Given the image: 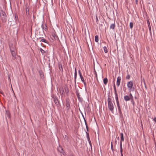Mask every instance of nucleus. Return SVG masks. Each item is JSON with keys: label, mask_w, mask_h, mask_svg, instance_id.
Segmentation results:
<instances>
[{"label": "nucleus", "mask_w": 156, "mask_h": 156, "mask_svg": "<svg viewBox=\"0 0 156 156\" xmlns=\"http://www.w3.org/2000/svg\"><path fill=\"white\" fill-rule=\"evenodd\" d=\"M133 98V96L131 93H130L129 95H126L124 97V99L126 101H129Z\"/></svg>", "instance_id": "obj_6"}, {"label": "nucleus", "mask_w": 156, "mask_h": 156, "mask_svg": "<svg viewBox=\"0 0 156 156\" xmlns=\"http://www.w3.org/2000/svg\"><path fill=\"white\" fill-rule=\"evenodd\" d=\"M86 136L88 140L89 139V133L87 132H86Z\"/></svg>", "instance_id": "obj_30"}, {"label": "nucleus", "mask_w": 156, "mask_h": 156, "mask_svg": "<svg viewBox=\"0 0 156 156\" xmlns=\"http://www.w3.org/2000/svg\"><path fill=\"white\" fill-rule=\"evenodd\" d=\"M66 109L68 110H69V109L70 108V103H69V102L67 100L66 101Z\"/></svg>", "instance_id": "obj_9"}, {"label": "nucleus", "mask_w": 156, "mask_h": 156, "mask_svg": "<svg viewBox=\"0 0 156 156\" xmlns=\"http://www.w3.org/2000/svg\"><path fill=\"white\" fill-rule=\"evenodd\" d=\"M58 150L60 153H63L64 152L62 148L60 146L58 148Z\"/></svg>", "instance_id": "obj_14"}, {"label": "nucleus", "mask_w": 156, "mask_h": 156, "mask_svg": "<svg viewBox=\"0 0 156 156\" xmlns=\"http://www.w3.org/2000/svg\"><path fill=\"white\" fill-rule=\"evenodd\" d=\"M79 75H80V76H82V74H81V73H79Z\"/></svg>", "instance_id": "obj_43"}, {"label": "nucleus", "mask_w": 156, "mask_h": 156, "mask_svg": "<svg viewBox=\"0 0 156 156\" xmlns=\"http://www.w3.org/2000/svg\"><path fill=\"white\" fill-rule=\"evenodd\" d=\"M108 107L109 110L111 111L112 113H114V107L112 102L108 103Z\"/></svg>", "instance_id": "obj_4"}, {"label": "nucleus", "mask_w": 156, "mask_h": 156, "mask_svg": "<svg viewBox=\"0 0 156 156\" xmlns=\"http://www.w3.org/2000/svg\"><path fill=\"white\" fill-rule=\"evenodd\" d=\"M148 29H149V32L150 33H151V26H148Z\"/></svg>", "instance_id": "obj_33"}, {"label": "nucleus", "mask_w": 156, "mask_h": 156, "mask_svg": "<svg viewBox=\"0 0 156 156\" xmlns=\"http://www.w3.org/2000/svg\"><path fill=\"white\" fill-rule=\"evenodd\" d=\"M66 93H68L69 92V90H66Z\"/></svg>", "instance_id": "obj_45"}, {"label": "nucleus", "mask_w": 156, "mask_h": 156, "mask_svg": "<svg viewBox=\"0 0 156 156\" xmlns=\"http://www.w3.org/2000/svg\"><path fill=\"white\" fill-rule=\"evenodd\" d=\"M40 41L44 42L45 43L47 44L48 43V41H46L45 39H44V38H43L41 39V40Z\"/></svg>", "instance_id": "obj_17"}, {"label": "nucleus", "mask_w": 156, "mask_h": 156, "mask_svg": "<svg viewBox=\"0 0 156 156\" xmlns=\"http://www.w3.org/2000/svg\"><path fill=\"white\" fill-rule=\"evenodd\" d=\"M98 35H96L95 37V41L98 42Z\"/></svg>", "instance_id": "obj_21"}, {"label": "nucleus", "mask_w": 156, "mask_h": 156, "mask_svg": "<svg viewBox=\"0 0 156 156\" xmlns=\"http://www.w3.org/2000/svg\"><path fill=\"white\" fill-rule=\"evenodd\" d=\"M115 98L116 101L117 106L118 108V110L119 113V115L120 116H121L122 115V111L121 110V108L119 106V100H118V97H115Z\"/></svg>", "instance_id": "obj_3"}, {"label": "nucleus", "mask_w": 156, "mask_h": 156, "mask_svg": "<svg viewBox=\"0 0 156 156\" xmlns=\"http://www.w3.org/2000/svg\"><path fill=\"white\" fill-rule=\"evenodd\" d=\"M104 52L105 53H107L108 52V49L107 47L106 46H105L103 47Z\"/></svg>", "instance_id": "obj_23"}, {"label": "nucleus", "mask_w": 156, "mask_h": 156, "mask_svg": "<svg viewBox=\"0 0 156 156\" xmlns=\"http://www.w3.org/2000/svg\"><path fill=\"white\" fill-rule=\"evenodd\" d=\"M64 138L66 139L67 140H68V136L66 135H65V136H64Z\"/></svg>", "instance_id": "obj_36"}, {"label": "nucleus", "mask_w": 156, "mask_h": 156, "mask_svg": "<svg viewBox=\"0 0 156 156\" xmlns=\"http://www.w3.org/2000/svg\"><path fill=\"white\" fill-rule=\"evenodd\" d=\"M88 140V141H89V144L90 145V144H91V142H90V139H89V140Z\"/></svg>", "instance_id": "obj_42"}, {"label": "nucleus", "mask_w": 156, "mask_h": 156, "mask_svg": "<svg viewBox=\"0 0 156 156\" xmlns=\"http://www.w3.org/2000/svg\"><path fill=\"white\" fill-rule=\"evenodd\" d=\"M39 74L41 78H42L44 77V75L42 72L40 71Z\"/></svg>", "instance_id": "obj_27"}, {"label": "nucleus", "mask_w": 156, "mask_h": 156, "mask_svg": "<svg viewBox=\"0 0 156 156\" xmlns=\"http://www.w3.org/2000/svg\"><path fill=\"white\" fill-rule=\"evenodd\" d=\"M121 156H123V154H121Z\"/></svg>", "instance_id": "obj_47"}, {"label": "nucleus", "mask_w": 156, "mask_h": 156, "mask_svg": "<svg viewBox=\"0 0 156 156\" xmlns=\"http://www.w3.org/2000/svg\"><path fill=\"white\" fill-rule=\"evenodd\" d=\"M40 51L41 52L42 54L45 52V51L44 50H43L42 48H40Z\"/></svg>", "instance_id": "obj_29"}, {"label": "nucleus", "mask_w": 156, "mask_h": 156, "mask_svg": "<svg viewBox=\"0 0 156 156\" xmlns=\"http://www.w3.org/2000/svg\"><path fill=\"white\" fill-rule=\"evenodd\" d=\"M76 77H77V74H74V80H75V82L76 81Z\"/></svg>", "instance_id": "obj_35"}, {"label": "nucleus", "mask_w": 156, "mask_h": 156, "mask_svg": "<svg viewBox=\"0 0 156 156\" xmlns=\"http://www.w3.org/2000/svg\"><path fill=\"white\" fill-rule=\"evenodd\" d=\"M110 28V29H112L113 30H115V23L112 24L111 25Z\"/></svg>", "instance_id": "obj_10"}, {"label": "nucleus", "mask_w": 156, "mask_h": 156, "mask_svg": "<svg viewBox=\"0 0 156 156\" xmlns=\"http://www.w3.org/2000/svg\"><path fill=\"white\" fill-rule=\"evenodd\" d=\"M121 78L119 76L117 78L116 84L118 87H119L120 83Z\"/></svg>", "instance_id": "obj_8"}, {"label": "nucleus", "mask_w": 156, "mask_h": 156, "mask_svg": "<svg viewBox=\"0 0 156 156\" xmlns=\"http://www.w3.org/2000/svg\"><path fill=\"white\" fill-rule=\"evenodd\" d=\"M59 90L60 93L61 95H63L64 93V90L63 88L61 87L59 89Z\"/></svg>", "instance_id": "obj_13"}, {"label": "nucleus", "mask_w": 156, "mask_h": 156, "mask_svg": "<svg viewBox=\"0 0 156 156\" xmlns=\"http://www.w3.org/2000/svg\"><path fill=\"white\" fill-rule=\"evenodd\" d=\"M108 103L112 102V99L109 97H108Z\"/></svg>", "instance_id": "obj_24"}, {"label": "nucleus", "mask_w": 156, "mask_h": 156, "mask_svg": "<svg viewBox=\"0 0 156 156\" xmlns=\"http://www.w3.org/2000/svg\"><path fill=\"white\" fill-rule=\"evenodd\" d=\"M44 28L45 29H47V27L46 25H45L44 26Z\"/></svg>", "instance_id": "obj_41"}, {"label": "nucleus", "mask_w": 156, "mask_h": 156, "mask_svg": "<svg viewBox=\"0 0 156 156\" xmlns=\"http://www.w3.org/2000/svg\"><path fill=\"white\" fill-rule=\"evenodd\" d=\"M73 156V155H72V156Z\"/></svg>", "instance_id": "obj_51"}, {"label": "nucleus", "mask_w": 156, "mask_h": 156, "mask_svg": "<svg viewBox=\"0 0 156 156\" xmlns=\"http://www.w3.org/2000/svg\"><path fill=\"white\" fill-rule=\"evenodd\" d=\"M52 35L55 39L57 40L58 39V37L57 36V35L55 34V33H52Z\"/></svg>", "instance_id": "obj_15"}, {"label": "nucleus", "mask_w": 156, "mask_h": 156, "mask_svg": "<svg viewBox=\"0 0 156 156\" xmlns=\"http://www.w3.org/2000/svg\"><path fill=\"white\" fill-rule=\"evenodd\" d=\"M127 85L128 90L130 92L134 91V88L133 87V82L132 81H130L128 82L127 83Z\"/></svg>", "instance_id": "obj_2"}, {"label": "nucleus", "mask_w": 156, "mask_h": 156, "mask_svg": "<svg viewBox=\"0 0 156 156\" xmlns=\"http://www.w3.org/2000/svg\"><path fill=\"white\" fill-rule=\"evenodd\" d=\"M24 0V1H25V0Z\"/></svg>", "instance_id": "obj_50"}, {"label": "nucleus", "mask_w": 156, "mask_h": 156, "mask_svg": "<svg viewBox=\"0 0 156 156\" xmlns=\"http://www.w3.org/2000/svg\"><path fill=\"white\" fill-rule=\"evenodd\" d=\"M147 24L148 25V26H150V22H149V20H147Z\"/></svg>", "instance_id": "obj_34"}, {"label": "nucleus", "mask_w": 156, "mask_h": 156, "mask_svg": "<svg viewBox=\"0 0 156 156\" xmlns=\"http://www.w3.org/2000/svg\"><path fill=\"white\" fill-rule=\"evenodd\" d=\"M120 154H122V142L121 141H120Z\"/></svg>", "instance_id": "obj_16"}, {"label": "nucleus", "mask_w": 156, "mask_h": 156, "mask_svg": "<svg viewBox=\"0 0 156 156\" xmlns=\"http://www.w3.org/2000/svg\"><path fill=\"white\" fill-rule=\"evenodd\" d=\"M59 69L61 70H63V68L62 65H61L60 67H59Z\"/></svg>", "instance_id": "obj_38"}, {"label": "nucleus", "mask_w": 156, "mask_h": 156, "mask_svg": "<svg viewBox=\"0 0 156 156\" xmlns=\"http://www.w3.org/2000/svg\"><path fill=\"white\" fill-rule=\"evenodd\" d=\"M133 23L132 22H131L129 23V27L130 28L132 29L133 28Z\"/></svg>", "instance_id": "obj_26"}, {"label": "nucleus", "mask_w": 156, "mask_h": 156, "mask_svg": "<svg viewBox=\"0 0 156 156\" xmlns=\"http://www.w3.org/2000/svg\"><path fill=\"white\" fill-rule=\"evenodd\" d=\"M119 137L118 136V137H117V139H118V140H119Z\"/></svg>", "instance_id": "obj_49"}, {"label": "nucleus", "mask_w": 156, "mask_h": 156, "mask_svg": "<svg viewBox=\"0 0 156 156\" xmlns=\"http://www.w3.org/2000/svg\"><path fill=\"white\" fill-rule=\"evenodd\" d=\"M9 47L12 57V59H14L16 58V54L15 51V48L12 45H10Z\"/></svg>", "instance_id": "obj_1"}, {"label": "nucleus", "mask_w": 156, "mask_h": 156, "mask_svg": "<svg viewBox=\"0 0 156 156\" xmlns=\"http://www.w3.org/2000/svg\"><path fill=\"white\" fill-rule=\"evenodd\" d=\"M80 77L81 81L83 83L84 85H85L86 83L84 81V79L83 76H81Z\"/></svg>", "instance_id": "obj_20"}, {"label": "nucleus", "mask_w": 156, "mask_h": 156, "mask_svg": "<svg viewBox=\"0 0 156 156\" xmlns=\"http://www.w3.org/2000/svg\"><path fill=\"white\" fill-rule=\"evenodd\" d=\"M108 79L107 78H105L103 80V82L105 85H106L108 83Z\"/></svg>", "instance_id": "obj_18"}, {"label": "nucleus", "mask_w": 156, "mask_h": 156, "mask_svg": "<svg viewBox=\"0 0 156 156\" xmlns=\"http://www.w3.org/2000/svg\"><path fill=\"white\" fill-rule=\"evenodd\" d=\"M84 118V122H85V125H86V129H87V131H88V126L87 125V122L86 121V120H85V119H84V118Z\"/></svg>", "instance_id": "obj_22"}, {"label": "nucleus", "mask_w": 156, "mask_h": 156, "mask_svg": "<svg viewBox=\"0 0 156 156\" xmlns=\"http://www.w3.org/2000/svg\"><path fill=\"white\" fill-rule=\"evenodd\" d=\"M96 21H98V19L97 17H96Z\"/></svg>", "instance_id": "obj_46"}, {"label": "nucleus", "mask_w": 156, "mask_h": 156, "mask_svg": "<svg viewBox=\"0 0 156 156\" xmlns=\"http://www.w3.org/2000/svg\"><path fill=\"white\" fill-rule=\"evenodd\" d=\"M74 74H77V71H76V68H75V69Z\"/></svg>", "instance_id": "obj_39"}, {"label": "nucleus", "mask_w": 156, "mask_h": 156, "mask_svg": "<svg viewBox=\"0 0 156 156\" xmlns=\"http://www.w3.org/2000/svg\"><path fill=\"white\" fill-rule=\"evenodd\" d=\"M41 27H42V28L43 29H44V26L43 25V24H42L41 26Z\"/></svg>", "instance_id": "obj_40"}, {"label": "nucleus", "mask_w": 156, "mask_h": 156, "mask_svg": "<svg viewBox=\"0 0 156 156\" xmlns=\"http://www.w3.org/2000/svg\"><path fill=\"white\" fill-rule=\"evenodd\" d=\"M76 95L78 98V100L79 101L82 102L83 101V99L80 96V94L79 93H77Z\"/></svg>", "instance_id": "obj_11"}, {"label": "nucleus", "mask_w": 156, "mask_h": 156, "mask_svg": "<svg viewBox=\"0 0 156 156\" xmlns=\"http://www.w3.org/2000/svg\"><path fill=\"white\" fill-rule=\"evenodd\" d=\"M114 92H115V97H118V94L117 93V91H116V87H115V84H114Z\"/></svg>", "instance_id": "obj_12"}, {"label": "nucleus", "mask_w": 156, "mask_h": 156, "mask_svg": "<svg viewBox=\"0 0 156 156\" xmlns=\"http://www.w3.org/2000/svg\"><path fill=\"white\" fill-rule=\"evenodd\" d=\"M0 16L3 21H5L6 15L5 12L2 10L0 12Z\"/></svg>", "instance_id": "obj_5"}, {"label": "nucleus", "mask_w": 156, "mask_h": 156, "mask_svg": "<svg viewBox=\"0 0 156 156\" xmlns=\"http://www.w3.org/2000/svg\"><path fill=\"white\" fill-rule=\"evenodd\" d=\"M126 78L127 79L129 80L130 78V76L129 74H128L126 75Z\"/></svg>", "instance_id": "obj_32"}, {"label": "nucleus", "mask_w": 156, "mask_h": 156, "mask_svg": "<svg viewBox=\"0 0 156 156\" xmlns=\"http://www.w3.org/2000/svg\"><path fill=\"white\" fill-rule=\"evenodd\" d=\"M79 75H80V76H82V74H81V73H79Z\"/></svg>", "instance_id": "obj_44"}, {"label": "nucleus", "mask_w": 156, "mask_h": 156, "mask_svg": "<svg viewBox=\"0 0 156 156\" xmlns=\"http://www.w3.org/2000/svg\"><path fill=\"white\" fill-rule=\"evenodd\" d=\"M78 73H80V70H79L78 71Z\"/></svg>", "instance_id": "obj_48"}, {"label": "nucleus", "mask_w": 156, "mask_h": 156, "mask_svg": "<svg viewBox=\"0 0 156 156\" xmlns=\"http://www.w3.org/2000/svg\"><path fill=\"white\" fill-rule=\"evenodd\" d=\"M6 114L7 116L9 118L10 117V114L9 112H6Z\"/></svg>", "instance_id": "obj_28"}, {"label": "nucleus", "mask_w": 156, "mask_h": 156, "mask_svg": "<svg viewBox=\"0 0 156 156\" xmlns=\"http://www.w3.org/2000/svg\"><path fill=\"white\" fill-rule=\"evenodd\" d=\"M53 101L55 105H58L59 104V102L58 101V99L57 98L55 97H53Z\"/></svg>", "instance_id": "obj_7"}, {"label": "nucleus", "mask_w": 156, "mask_h": 156, "mask_svg": "<svg viewBox=\"0 0 156 156\" xmlns=\"http://www.w3.org/2000/svg\"><path fill=\"white\" fill-rule=\"evenodd\" d=\"M121 134V140L120 141H124V137H123V133H121L120 134Z\"/></svg>", "instance_id": "obj_19"}, {"label": "nucleus", "mask_w": 156, "mask_h": 156, "mask_svg": "<svg viewBox=\"0 0 156 156\" xmlns=\"http://www.w3.org/2000/svg\"><path fill=\"white\" fill-rule=\"evenodd\" d=\"M26 11L27 14H29V10L28 8H26Z\"/></svg>", "instance_id": "obj_25"}, {"label": "nucleus", "mask_w": 156, "mask_h": 156, "mask_svg": "<svg viewBox=\"0 0 156 156\" xmlns=\"http://www.w3.org/2000/svg\"><path fill=\"white\" fill-rule=\"evenodd\" d=\"M111 148L112 151H113V145L112 144V142H111Z\"/></svg>", "instance_id": "obj_37"}, {"label": "nucleus", "mask_w": 156, "mask_h": 156, "mask_svg": "<svg viewBox=\"0 0 156 156\" xmlns=\"http://www.w3.org/2000/svg\"><path fill=\"white\" fill-rule=\"evenodd\" d=\"M131 100V103H132V104L133 105H134V100H133V98H132V99H130Z\"/></svg>", "instance_id": "obj_31"}]
</instances>
